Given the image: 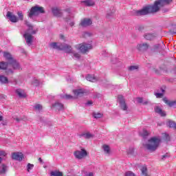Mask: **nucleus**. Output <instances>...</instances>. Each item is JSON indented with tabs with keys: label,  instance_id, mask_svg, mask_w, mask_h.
<instances>
[{
	"label": "nucleus",
	"instance_id": "1",
	"mask_svg": "<svg viewBox=\"0 0 176 176\" xmlns=\"http://www.w3.org/2000/svg\"><path fill=\"white\" fill-rule=\"evenodd\" d=\"M173 2V0H157L155 1L153 6H147L141 10L137 12L138 16H145V14H149V13H156L160 10L162 6L168 5Z\"/></svg>",
	"mask_w": 176,
	"mask_h": 176
},
{
	"label": "nucleus",
	"instance_id": "2",
	"mask_svg": "<svg viewBox=\"0 0 176 176\" xmlns=\"http://www.w3.org/2000/svg\"><path fill=\"white\" fill-rule=\"evenodd\" d=\"M50 46L52 49H57L58 50H64L66 53H71L73 58H76V60H79V58H80V54L75 53V52L72 50V47H71V46L67 44L52 43L50 45Z\"/></svg>",
	"mask_w": 176,
	"mask_h": 176
},
{
	"label": "nucleus",
	"instance_id": "3",
	"mask_svg": "<svg viewBox=\"0 0 176 176\" xmlns=\"http://www.w3.org/2000/svg\"><path fill=\"white\" fill-rule=\"evenodd\" d=\"M25 24L27 25L28 29L27 31L23 34V37L26 41V43L30 45L32 43V39H34V36L32 35H35L38 32V29H34V26H32L28 21H25Z\"/></svg>",
	"mask_w": 176,
	"mask_h": 176
},
{
	"label": "nucleus",
	"instance_id": "4",
	"mask_svg": "<svg viewBox=\"0 0 176 176\" xmlns=\"http://www.w3.org/2000/svg\"><path fill=\"white\" fill-rule=\"evenodd\" d=\"M161 141L159 137H153L148 140V144H146L144 147L150 152H155L159 148Z\"/></svg>",
	"mask_w": 176,
	"mask_h": 176
},
{
	"label": "nucleus",
	"instance_id": "5",
	"mask_svg": "<svg viewBox=\"0 0 176 176\" xmlns=\"http://www.w3.org/2000/svg\"><path fill=\"white\" fill-rule=\"evenodd\" d=\"M3 58H6V60H8L9 64L12 65V68L14 69H20V65L14 58H13V56L10 53L8 52H3Z\"/></svg>",
	"mask_w": 176,
	"mask_h": 176
},
{
	"label": "nucleus",
	"instance_id": "6",
	"mask_svg": "<svg viewBox=\"0 0 176 176\" xmlns=\"http://www.w3.org/2000/svg\"><path fill=\"white\" fill-rule=\"evenodd\" d=\"M41 13H45V10L43 9V7L36 6L31 8L28 16L30 19H32L34 16H38V14Z\"/></svg>",
	"mask_w": 176,
	"mask_h": 176
},
{
	"label": "nucleus",
	"instance_id": "7",
	"mask_svg": "<svg viewBox=\"0 0 176 176\" xmlns=\"http://www.w3.org/2000/svg\"><path fill=\"white\" fill-rule=\"evenodd\" d=\"M74 155L76 157V159H78V160H82V159H85L89 155L86 149L81 148L80 150H78L74 151Z\"/></svg>",
	"mask_w": 176,
	"mask_h": 176
},
{
	"label": "nucleus",
	"instance_id": "8",
	"mask_svg": "<svg viewBox=\"0 0 176 176\" xmlns=\"http://www.w3.org/2000/svg\"><path fill=\"white\" fill-rule=\"evenodd\" d=\"M77 50H80L81 53H87L91 49V44L81 43L76 45Z\"/></svg>",
	"mask_w": 176,
	"mask_h": 176
},
{
	"label": "nucleus",
	"instance_id": "9",
	"mask_svg": "<svg viewBox=\"0 0 176 176\" xmlns=\"http://www.w3.org/2000/svg\"><path fill=\"white\" fill-rule=\"evenodd\" d=\"M118 98L120 102L121 109H122L123 111H127V105L126 104V102L124 101L123 96L119 95Z\"/></svg>",
	"mask_w": 176,
	"mask_h": 176
},
{
	"label": "nucleus",
	"instance_id": "10",
	"mask_svg": "<svg viewBox=\"0 0 176 176\" xmlns=\"http://www.w3.org/2000/svg\"><path fill=\"white\" fill-rule=\"evenodd\" d=\"M12 157L14 160H19V162H21V160L24 159V155L21 153L15 152L12 153Z\"/></svg>",
	"mask_w": 176,
	"mask_h": 176
},
{
	"label": "nucleus",
	"instance_id": "11",
	"mask_svg": "<svg viewBox=\"0 0 176 176\" xmlns=\"http://www.w3.org/2000/svg\"><path fill=\"white\" fill-rule=\"evenodd\" d=\"M73 93L76 97V98H78V97H82L86 94V91L85 89H75L73 91Z\"/></svg>",
	"mask_w": 176,
	"mask_h": 176
},
{
	"label": "nucleus",
	"instance_id": "12",
	"mask_svg": "<svg viewBox=\"0 0 176 176\" xmlns=\"http://www.w3.org/2000/svg\"><path fill=\"white\" fill-rule=\"evenodd\" d=\"M7 17L12 23H17V21H19V18H17L16 15L13 14L10 12H7Z\"/></svg>",
	"mask_w": 176,
	"mask_h": 176
},
{
	"label": "nucleus",
	"instance_id": "13",
	"mask_svg": "<svg viewBox=\"0 0 176 176\" xmlns=\"http://www.w3.org/2000/svg\"><path fill=\"white\" fill-rule=\"evenodd\" d=\"M92 23L91 19L85 18L81 20L80 25H81V27H88V25H91Z\"/></svg>",
	"mask_w": 176,
	"mask_h": 176
},
{
	"label": "nucleus",
	"instance_id": "14",
	"mask_svg": "<svg viewBox=\"0 0 176 176\" xmlns=\"http://www.w3.org/2000/svg\"><path fill=\"white\" fill-rule=\"evenodd\" d=\"M148 47H149V45L146 43H140V44H138L137 46V48L140 52H145L148 50Z\"/></svg>",
	"mask_w": 176,
	"mask_h": 176
},
{
	"label": "nucleus",
	"instance_id": "15",
	"mask_svg": "<svg viewBox=\"0 0 176 176\" xmlns=\"http://www.w3.org/2000/svg\"><path fill=\"white\" fill-rule=\"evenodd\" d=\"M80 138H85L86 140H89L90 138H93L94 135L91 134L90 132H83L79 135Z\"/></svg>",
	"mask_w": 176,
	"mask_h": 176
},
{
	"label": "nucleus",
	"instance_id": "16",
	"mask_svg": "<svg viewBox=\"0 0 176 176\" xmlns=\"http://www.w3.org/2000/svg\"><path fill=\"white\" fill-rule=\"evenodd\" d=\"M163 101L164 102H165V104H167L168 107H173V108H176V101H170L167 100V98H164Z\"/></svg>",
	"mask_w": 176,
	"mask_h": 176
},
{
	"label": "nucleus",
	"instance_id": "17",
	"mask_svg": "<svg viewBox=\"0 0 176 176\" xmlns=\"http://www.w3.org/2000/svg\"><path fill=\"white\" fill-rule=\"evenodd\" d=\"M85 6H94L96 2L94 0H85L81 2Z\"/></svg>",
	"mask_w": 176,
	"mask_h": 176
},
{
	"label": "nucleus",
	"instance_id": "18",
	"mask_svg": "<svg viewBox=\"0 0 176 176\" xmlns=\"http://www.w3.org/2000/svg\"><path fill=\"white\" fill-rule=\"evenodd\" d=\"M52 13L54 16L60 17L61 16V10L57 8H52Z\"/></svg>",
	"mask_w": 176,
	"mask_h": 176
},
{
	"label": "nucleus",
	"instance_id": "19",
	"mask_svg": "<svg viewBox=\"0 0 176 176\" xmlns=\"http://www.w3.org/2000/svg\"><path fill=\"white\" fill-rule=\"evenodd\" d=\"M16 94L21 98H23L25 97V92L23 89H16Z\"/></svg>",
	"mask_w": 176,
	"mask_h": 176
},
{
	"label": "nucleus",
	"instance_id": "20",
	"mask_svg": "<svg viewBox=\"0 0 176 176\" xmlns=\"http://www.w3.org/2000/svg\"><path fill=\"white\" fill-rule=\"evenodd\" d=\"M155 111L156 113H159V115L162 116H166V112L160 109L159 107H156L155 108Z\"/></svg>",
	"mask_w": 176,
	"mask_h": 176
},
{
	"label": "nucleus",
	"instance_id": "21",
	"mask_svg": "<svg viewBox=\"0 0 176 176\" xmlns=\"http://www.w3.org/2000/svg\"><path fill=\"white\" fill-rule=\"evenodd\" d=\"M103 151L107 155H111V148L109 146L104 144L102 146Z\"/></svg>",
	"mask_w": 176,
	"mask_h": 176
},
{
	"label": "nucleus",
	"instance_id": "22",
	"mask_svg": "<svg viewBox=\"0 0 176 176\" xmlns=\"http://www.w3.org/2000/svg\"><path fill=\"white\" fill-rule=\"evenodd\" d=\"M0 82L6 85V83H8L9 80L8 79V77L1 75L0 76Z\"/></svg>",
	"mask_w": 176,
	"mask_h": 176
},
{
	"label": "nucleus",
	"instance_id": "23",
	"mask_svg": "<svg viewBox=\"0 0 176 176\" xmlns=\"http://www.w3.org/2000/svg\"><path fill=\"white\" fill-rule=\"evenodd\" d=\"M86 79L87 80H89V82H96L97 80V78H96V77L90 74H88L86 76Z\"/></svg>",
	"mask_w": 176,
	"mask_h": 176
},
{
	"label": "nucleus",
	"instance_id": "24",
	"mask_svg": "<svg viewBox=\"0 0 176 176\" xmlns=\"http://www.w3.org/2000/svg\"><path fill=\"white\" fill-rule=\"evenodd\" d=\"M52 107H55L57 109L60 111L61 109H64V105L60 102H56Z\"/></svg>",
	"mask_w": 176,
	"mask_h": 176
},
{
	"label": "nucleus",
	"instance_id": "25",
	"mask_svg": "<svg viewBox=\"0 0 176 176\" xmlns=\"http://www.w3.org/2000/svg\"><path fill=\"white\" fill-rule=\"evenodd\" d=\"M51 176H63V172L58 170H54L50 173Z\"/></svg>",
	"mask_w": 176,
	"mask_h": 176
},
{
	"label": "nucleus",
	"instance_id": "26",
	"mask_svg": "<svg viewBox=\"0 0 176 176\" xmlns=\"http://www.w3.org/2000/svg\"><path fill=\"white\" fill-rule=\"evenodd\" d=\"M10 65L9 63L1 62L0 63V69H6L7 67Z\"/></svg>",
	"mask_w": 176,
	"mask_h": 176
},
{
	"label": "nucleus",
	"instance_id": "27",
	"mask_svg": "<svg viewBox=\"0 0 176 176\" xmlns=\"http://www.w3.org/2000/svg\"><path fill=\"white\" fill-rule=\"evenodd\" d=\"M141 171H142V175L149 176L148 174V170L146 169V166H142V168H141Z\"/></svg>",
	"mask_w": 176,
	"mask_h": 176
},
{
	"label": "nucleus",
	"instance_id": "28",
	"mask_svg": "<svg viewBox=\"0 0 176 176\" xmlns=\"http://www.w3.org/2000/svg\"><path fill=\"white\" fill-rule=\"evenodd\" d=\"M144 38L147 41H152L155 38V36L153 34H147L144 35Z\"/></svg>",
	"mask_w": 176,
	"mask_h": 176
},
{
	"label": "nucleus",
	"instance_id": "29",
	"mask_svg": "<svg viewBox=\"0 0 176 176\" xmlns=\"http://www.w3.org/2000/svg\"><path fill=\"white\" fill-rule=\"evenodd\" d=\"M7 166L5 164H2L0 166V174H5L6 173Z\"/></svg>",
	"mask_w": 176,
	"mask_h": 176
},
{
	"label": "nucleus",
	"instance_id": "30",
	"mask_svg": "<svg viewBox=\"0 0 176 176\" xmlns=\"http://www.w3.org/2000/svg\"><path fill=\"white\" fill-rule=\"evenodd\" d=\"M6 155H8V153H6V152L3 151H0V163H2V157H5V156H6Z\"/></svg>",
	"mask_w": 176,
	"mask_h": 176
},
{
	"label": "nucleus",
	"instance_id": "31",
	"mask_svg": "<svg viewBox=\"0 0 176 176\" xmlns=\"http://www.w3.org/2000/svg\"><path fill=\"white\" fill-rule=\"evenodd\" d=\"M94 118H95V119H100V118H102V114L100 113H94Z\"/></svg>",
	"mask_w": 176,
	"mask_h": 176
},
{
	"label": "nucleus",
	"instance_id": "32",
	"mask_svg": "<svg viewBox=\"0 0 176 176\" xmlns=\"http://www.w3.org/2000/svg\"><path fill=\"white\" fill-rule=\"evenodd\" d=\"M127 155H133L134 153V148L131 147L126 151Z\"/></svg>",
	"mask_w": 176,
	"mask_h": 176
},
{
	"label": "nucleus",
	"instance_id": "33",
	"mask_svg": "<svg viewBox=\"0 0 176 176\" xmlns=\"http://www.w3.org/2000/svg\"><path fill=\"white\" fill-rule=\"evenodd\" d=\"M63 98H65V100H74V96L71 95L66 94L63 96Z\"/></svg>",
	"mask_w": 176,
	"mask_h": 176
},
{
	"label": "nucleus",
	"instance_id": "34",
	"mask_svg": "<svg viewBox=\"0 0 176 176\" xmlns=\"http://www.w3.org/2000/svg\"><path fill=\"white\" fill-rule=\"evenodd\" d=\"M124 176H135V174L131 171H127L124 173Z\"/></svg>",
	"mask_w": 176,
	"mask_h": 176
},
{
	"label": "nucleus",
	"instance_id": "35",
	"mask_svg": "<svg viewBox=\"0 0 176 176\" xmlns=\"http://www.w3.org/2000/svg\"><path fill=\"white\" fill-rule=\"evenodd\" d=\"M142 135V137H146V135H149V132H148V131H146V129H143Z\"/></svg>",
	"mask_w": 176,
	"mask_h": 176
},
{
	"label": "nucleus",
	"instance_id": "36",
	"mask_svg": "<svg viewBox=\"0 0 176 176\" xmlns=\"http://www.w3.org/2000/svg\"><path fill=\"white\" fill-rule=\"evenodd\" d=\"M27 168H28V173H30V170H32V168H34V164H28Z\"/></svg>",
	"mask_w": 176,
	"mask_h": 176
},
{
	"label": "nucleus",
	"instance_id": "37",
	"mask_svg": "<svg viewBox=\"0 0 176 176\" xmlns=\"http://www.w3.org/2000/svg\"><path fill=\"white\" fill-rule=\"evenodd\" d=\"M18 16H19V20H23L24 15L23 14L22 12H18L17 13Z\"/></svg>",
	"mask_w": 176,
	"mask_h": 176
},
{
	"label": "nucleus",
	"instance_id": "38",
	"mask_svg": "<svg viewBox=\"0 0 176 176\" xmlns=\"http://www.w3.org/2000/svg\"><path fill=\"white\" fill-rule=\"evenodd\" d=\"M34 109H36V111H41L42 109V105H41V104H36L34 106Z\"/></svg>",
	"mask_w": 176,
	"mask_h": 176
},
{
	"label": "nucleus",
	"instance_id": "39",
	"mask_svg": "<svg viewBox=\"0 0 176 176\" xmlns=\"http://www.w3.org/2000/svg\"><path fill=\"white\" fill-rule=\"evenodd\" d=\"M155 96L157 98H162L163 97V94L162 93H155Z\"/></svg>",
	"mask_w": 176,
	"mask_h": 176
},
{
	"label": "nucleus",
	"instance_id": "40",
	"mask_svg": "<svg viewBox=\"0 0 176 176\" xmlns=\"http://www.w3.org/2000/svg\"><path fill=\"white\" fill-rule=\"evenodd\" d=\"M129 71H134V69H138V66H131L129 67Z\"/></svg>",
	"mask_w": 176,
	"mask_h": 176
},
{
	"label": "nucleus",
	"instance_id": "41",
	"mask_svg": "<svg viewBox=\"0 0 176 176\" xmlns=\"http://www.w3.org/2000/svg\"><path fill=\"white\" fill-rule=\"evenodd\" d=\"M32 84L34 85L35 86H38V85H39V80L34 79Z\"/></svg>",
	"mask_w": 176,
	"mask_h": 176
},
{
	"label": "nucleus",
	"instance_id": "42",
	"mask_svg": "<svg viewBox=\"0 0 176 176\" xmlns=\"http://www.w3.org/2000/svg\"><path fill=\"white\" fill-rule=\"evenodd\" d=\"M164 137L166 138V141H168L170 140V135L167 133L164 134Z\"/></svg>",
	"mask_w": 176,
	"mask_h": 176
},
{
	"label": "nucleus",
	"instance_id": "43",
	"mask_svg": "<svg viewBox=\"0 0 176 176\" xmlns=\"http://www.w3.org/2000/svg\"><path fill=\"white\" fill-rule=\"evenodd\" d=\"M137 102H139V104H142V102H144L142 98H137Z\"/></svg>",
	"mask_w": 176,
	"mask_h": 176
},
{
	"label": "nucleus",
	"instance_id": "44",
	"mask_svg": "<svg viewBox=\"0 0 176 176\" xmlns=\"http://www.w3.org/2000/svg\"><path fill=\"white\" fill-rule=\"evenodd\" d=\"M86 105H88L89 107H90V105H93V101L88 100Z\"/></svg>",
	"mask_w": 176,
	"mask_h": 176
},
{
	"label": "nucleus",
	"instance_id": "45",
	"mask_svg": "<svg viewBox=\"0 0 176 176\" xmlns=\"http://www.w3.org/2000/svg\"><path fill=\"white\" fill-rule=\"evenodd\" d=\"M166 157H170V154L166 153L162 156V159H166Z\"/></svg>",
	"mask_w": 176,
	"mask_h": 176
},
{
	"label": "nucleus",
	"instance_id": "46",
	"mask_svg": "<svg viewBox=\"0 0 176 176\" xmlns=\"http://www.w3.org/2000/svg\"><path fill=\"white\" fill-rule=\"evenodd\" d=\"M86 176H94V173L90 172L88 174H87Z\"/></svg>",
	"mask_w": 176,
	"mask_h": 176
},
{
	"label": "nucleus",
	"instance_id": "47",
	"mask_svg": "<svg viewBox=\"0 0 176 176\" xmlns=\"http://www.w3.org/2000/svg\"><path fill=\"white\" fill-rule=\"evenodd\" d=\"M74 22H71L70 23H69V25L71 26V27H73V25H74Z\"/></svg>",
	"mask_w": 176,
	"mask_h": 176
},
{
	"label": "nucleus",
	"instance_id": "48",
	"mask_svg": "<svg viewBox=\"0 0 176 176\" xmlns=\"http://www.w3.org/2000/svg\"><path fill=\"white\" fill-rule=\"evenodd\" d=\"M3 119V118L2 117V116H0V122H2Z\"/></svg>",
	"mask_w": 176,
	"mask_h": 176
},
{
	"label": "nucleus",
	"instance_id": "49",
	"mask_svg": "<svg viewBox=\"0 0 176 176\" xmlns=\"http://www.w3.org/2000/svg\"><path fill=\"white\" fill-rule=\"evenodd\" d=\"M60 39H64V36L63 35H60Z\"/></svg>",
	"mask_w": 176,
	"mask_h": 176
},
{
	"label": "nucleus",
	"instance_id": "50",
	"mask_svg": "<svg viewBox=\"0 0 176 176\" xmlns=\"http://www.w3.org/2000/svg\"><path fill=\"white\" fill-rule=\"evenodd\" d=\"M38 160H39V162H41V163H42V158H38Z\"/></svg>",
	"mask_w": 176,
	"mask_h": 176
},
{
	"label": "nucleus",
	"instance_id": "51",
	"mask_svg": "<svg viewBox=\"0 0 176 176\" xmlns=\"http://www.w3.org/2000/svg\"><path fill=\"white\" fill-rule=\"evenodd\" d=\"M160 90L162 91V93H164V89H163L162 88H161Z\"/></svg>",
	"mask_w": 176,
	"mask_h": 176
},
{
	"label": "nucleus",
	"instance_id": "52",
	"mask_svg": "<svg viewBox=\"0 0 176 176\" xmlns=\"http://www.w3.org/2000/svg\"><path fill=\"white\" fill-rule=\"evenodd\" d=\"M10 72H11V74H13V72L12 70H10Z\"/></svg>",
	"mask_w": 176,
	"mask_h": 176
},
{
	"label": "nucleus",
	"instance_id": "53",
	"mask_svg": "<svg viewBox=\"0 0 176 176\" xmlns=\"http://www.w3.org/2000/svg\"><path fill=\"white\" fill-rule=\"evenodd\" d=\"M157 47H159L160 45H157Z\"/></svg>",
	"mask_w": 176,
	"mask_h": 176
},
{
	"label": "nucleus",
	"instance_id": "54",
	"mask_svg": "<svg viewBox=\"0 0 176 176\" xmlns=\"http://www.w3.org/2000/svg\"><path fill=\"white\" fill-rule=\"evenodd\" d=\"M16 120H17V122H19V120H18V118H16Z\"/></svg>",
	"mask_w": 176,
	"mask_h": 176
},
{
	"label": "nucleus",
	"instance_id": "55",
	"mask_svg": "<svg viewBox=\"0 0 176 176\" xmlns=\"http://www.w3.org/2000/svg\"><path fill=\"white\" fill-rule=\"evenodd\" d=\"M86 35H89V33H86Z\"/></svg>",
	"mask_w": 176,
	"mask_h": 176
},
{
	"label": "nucleus",
	"instance_id": "56",
	"mask_svg": "<svg viewBox=\"0 0 176 176\" xmlns=\"http://www.w3.org/2000/svg\"><path fill=\"white\" fill-rule=\"evenodd\" d=\"M0 53H1V50H0Z\"/></svg>",
	"mask_w": 176,
	"mask_h": 176
}]
</instances>
